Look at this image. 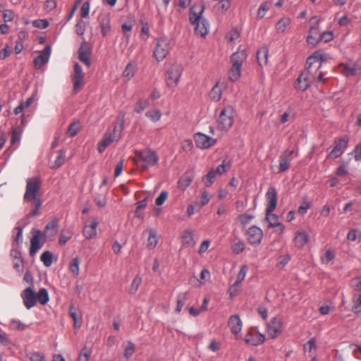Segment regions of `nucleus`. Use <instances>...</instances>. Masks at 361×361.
<instances>
[{
  "label": "nucleus",
  "mask_w": 361,
  "mask_h": 361,
  "mask_svg": "<svg viewBox=\"0 0 361 361\" xmlns=\"http://www.w3.org/2000/svg\"><path fill=\"white\" fill-rule=\"evenodd\" d=\"M326 61V57L322 50L314 51L310 55L306 62V71L302 72L298 78L295 88L298 90H306L310 87L313 81H324L323 73L319 71L323 61Z\"/></svg>",
  "instance_id": "f257e3e1"
},
{
  "label": "nucleus",
  "mask_w": 361,
  "mask_h": 361,
  "mask_svg": "<svg viewBox=\"0 0 361 361\" xmlns=\"http://www.w3.org/2000/svg\"><path fill=\"white\" fill-rule=\"evenodd\" d=\"M205 10L202 2L195 3L190 8L189 20L193 25L195 33L202 37H205L209 32V23L203 16Z\"/></svg>",
  "instance_id": "f03ea898"
},
{
  "label": "nucleus",
  "mask_w": 361,
  "mask_h": 361,
  "mask_svg": "<svg viewBox=\"0 0 361 361\" xmlns=\"http://www.w3.org/2000/svg\"><path fill=\"white\" fill-rule=\"evenodd\" d=\"M135 161L137 165L147 169L153 166L158 163L159 158L156 152L151 149L136 152Z\"/></svg>",
  "instance_id": "7ed1b4c3"
},
{
  "label": "nucleus",
  "mask_w": 361,
  "mask_h": 361,
  "mask_svg": "<svg viewBox=\"0 0 361 361\" xmlns=\"http://www.w3.org/2000/svg\"><path fill=\"white\" fill-rule=\"evenodd\" d=\"M42 181L38 177L27 178L26 180V188L23 200L25 202H31L32 199L40 198L39 191Z\"/></svg>",
  "instance_id": "20e7f679"
},
{
  "label": "nucleus",
  "mask_w": 361,
  "mask_h": 361,
  "mask_svg": "<svg viewBox=\"0 0 361 361\" xmlns=\"http://www.w3.org/2000/svg\"><path fill=\"white\" fill-rule=\"evenodd\" d=\"M171 49L169 40L166 37H159L156 39L154 56L158 62L162 61Z\"/></svg>",
  "instance_id": "39448f33"
},
{
  "label": "nucleus",
  "mask_w": 361,
  "mask_h": 361,
  "mask_svg": "<svg viewBox=\"0 0 361 361\" xmlns=\"http://www.w3.org/2000/svg\"><path fill=\"white\" fill-rule=\"evenodd\" d=\"M234 112L233 109L231 108H225L224 109L217 120L218 127L221 130H229L233 124V118Z\"/></svg>",
  "instance_id": "423d86ee"
},
{
  "label": "nucleus",
  "mask_w": 361,
  "mask_h": 361,
  "mask_svg": "<svg viewBox=\"0 0 361 361\" xmlns=\"http://www.w3.org/2000/svg\"><path fill=\"white\" fill-rule=\"evenodd\" d=\"M183 72V67L177 63L173 64L167 71L166 82L169 88H173L177 85Z\"/></svg>",
  "instance_id": "0eeeda50"
},
{
  "label": "nucleus",
  "mask_w": 361,
  "mask_h": 361,
  "mask_svg": "<svg viewBox=\"0 0 361 361\" xmlns=\"http://www.w3.org/2000/svg\"><path fill=\"white\" fill-rule=\"evenodd\" d=\"M348 141L349 139L345 135L336 140L334 142V147L328 154L327 158L334 159L341 157L346 149Z\"/></svg>",
  "instance_id": "6e6552de"
},
{
  "label": "nucleus",
  "mask_w": 361,
  "mask_h": 361,
  "mask_svg": "<svg viewBox=\"0 0 361 361\" xmlns=\"http://www.w3.org/2000/svg\"><path fill=\"white\" fill-rule=\"evenodd\" d=\"M247 241L252 245L260 244L263 238V231L256 226H250L245 232Z\"/></svg>",
  "instance_id": "1a4fd4ad"
},
{
  "label": "nucleus",
  "mask_w": 361,
  "mask_h": 361,
  "mask_svg": "<svg viewBox=\"0 0 361 361\" xmlns=\"http://www.w3.org/2000/svg\"><path fill=\"white\" fill-rule=\"evenodd\" d=\"M283 330V322L279 317H273L267 324V331L271 338H276Z\"/></svg>",
  "instance_id": "9d476101"
},
{
  "label": "nucleus",
  "mask_w": 361,
  "mask_h": 361,
  "mask_svg": "<svg viewBox=\"0 0 361 361\" xmlns=\"http://www.w3.org/2000/svg\"><path fill=\"white\" fill-rule=\"evenodd\" d=\"M32 233L33 235L30 239V255L33 257L43 245V243L40 242L43 233L41 231L37 229H32Z\"/></svg>",
  "instance_id": "9b49d317"
},
{
  "label": "nucleus",
  "mask_w": 361,
  "mask_h": 361,
  "mask_svg": "<svg viewBox=\"0 0 361 361\" xmlns=\"http://www.w3.org/2000/svg\"><path fill=\"white\" fill-rule=\"evenodd\" d=\"M297 155V152L294 150L285 151L279 157V172L286 171L290 166V162L293 159V155Z\"/></svg>",
  "instance_id": "f8f14e48"
},
{
  "label": "nucleus",
  "mask_w": 361,
  "mask_h": 361,
  "mask_svg": "<svg viewBox=\"0 0 361 361\" xmlns=\"http://www.w3.org/2000/svg\"><path fill=\"white\" fill-rule=\"evenodd\" d=\"M21 298L24 305L28 310L37 303L36 295L32 286L27 288L21 293Z\"/></svg>",
  "instance_id": "ddd939ff"
},
{
  "label": "nucleus",
  "mask_w": 361,
  "mask_h": 361,
  "mask_svg": "<svg viewBox=\"0 0 361 361\" xmlns=\"http://www.w3.org/2000/svg\"><path fill=\"white\" fill-rule=\"evenodd\" d=\"M194 139L197 147L200 149H207L216 143L215 139L200 133H196Z\"/></svg>",
  "instance_id": "4468645a"
},
{
  "label": "nucleus",
  "mask_w": 361,
  "mask_h": 361,
  "mask_svg": "<svg viewBox=\"0 0 361 361\" xmlns=\"http://www.w3.org/2000/svg\"><path fill=\"white\" fill-rule=\"evenodd\" d=\"M361 68L359 64L353 61H350L345 64L341 65V72L346 77L354 76L360 73Z\"/></svg>",
  "instance_id": "2eb2a0df"
},
{
  "label": "nucleus",
  "mask_w": 361,
  "mask_h": 361,
  "mask_svg": "<svg viewBox=\"0 0 361 361\" xmlns=\"http://www.w3.org/2000/svg\"><path fill=\"white\" fill-rule=\"evenodd\" d=\"M116 128L117 126H115L113 132L110 133L109 134H105L102 140L98 142L97 149L100 154L102 153L107 147H109L114 142V140H116Z\"/></svg>",
  "instance_id": "dca6fc26"
},
{
  "label": "nucleus",
  "mask_w": 361,
  "mask_h": 361,
  "mask_svg": "<svg viewBox=\"0 0 361 361\" xmlns=\"http://www.w3.org/2000/svg\"><path fill=\"white\" fill-rule=\"evenodd\" d=\"M267 200V206L266 211L267 212H272L276 207L277 204V192L273 187H269L266 193Z\"/></svg>",
  "instance_id": "f3484780"
},
{
  "label": "nucleus",
  "mask_w": 361,
  "mask_h": 361,
  "mask_svg": "<svg viewBox=\"0 0 361 361\" xmlns=\"http://www.w3.org/2000/svg\"><path fill=\"white\" fill-rule=\"evenodd\" d=\"M51 53V47L49 45L45 47L42 54L34 59L35 66L37 68H41L49 61Z\"/></svg>",
  "instance_id": "a211bd4d"
},
{
  "label": "nucleus",
  "mask_w": 361,
  "mask_h": 361,
  "mask_svg": "<svg viewBox=\"0 0 361 361\" xmlns=\"http://www.w3.org/2000/svg\"><path fill=\"white\" fill-rule=\"evenodd\" d=\"M228 326L232 334L237 336L241 331L243 322L238 315L234 314L229 317Z\"/></svg>",
  "instance_id": "6ab92c4d"
},
{
  "label": "nucleus",
  "mask_w": 361,
  "mask_h": 361,
  "mask_svg": "<svg viewBox=\"0 0 361 361\" xmlns=\"http://www.w3.org/2000/svg\"><path fill=\"white\" fill-rule=\"evenodd\" d=\"M265 341V336L261 333L255 335L252 332H248L245 336V341L247 344L257 346L262 345Z\"/></svg>",
  "instance_id": "aec40b11"
},
{
  "label": "nucleus",
  "mask_w": 361,
  "mask_h": 361,
  "mask_svg": "<svg viewBox=\"0 0 361 361\" xmlns=\"http://www.w3.org/2000/svg\"><path fill=\"white\" fill-rule=\"evenodd\" d=\"M98 223L96 219H92L88 221L83 229V234L87 239H92L97 235V227Z\"/></svg>",
  "instance_id": "412c9836"
},
{
  "label": "nucleus",
  "mask_w": 361,
  "mask_h": 361,
  "mask_svg": "<svg viewBox=\"0 0 361 361\" xmlns=\"http://www.w3.org/2000/svg\"><path fill=\"white\" fill-rule=\"evenodd\" d=\"M84 75L82 67L76 63L74 66V74L73 75V82L75 90L81 87L83 81Z\"/></svg>",
  "instance_id": "4be33fe9"
},
{
  "label": "nucleus",
  "mask_w": 361,
  "mask_h": 361,
  "mask_svg": "<svg viewBox=\"0 0 361 361\" xmlns=\"http://www.w3.org/2000/svg\"><path fill=\"white\" fill-rule=\"evenodd\" d=\"M310 237L308 233L305 231H298L295 233L294 238V244L298 248H302L309 241Z\"/></svg>",
  "instance_id": "5701e85b"
},
{
  "label": "nucleus",
  "mask_w": 361,
  "mask_h": 361,
  "mask_svg": "<svg viewBox=\"0 0 361 361\" xmlns=\"http://www.w3.org/2000/svg\"><path fill=\"white\" fill-rule=\"evenodd\" d=\"M99 20L102 34L104 37H106L111 30L110 16L108 14L101 15Z\"/></svg>",
  "instance_id": "b1692460"
},
{
  "label": "nucleus",
  "mask_w": 361,
  "mask_h": 361,
  "mask_svg": "<svg viewBox=\"0 0 361 361\" xmlns=\"http://www.w3.org/2000/svg\"><path fill=\"white\" fill-rule=\"evenodd\" d=\"M266 220L268 221L269 227H279V233L283 232L284 226L278 221V216L276 214L266 211Z\"/></svg>",
  "instance_id": "393cba45"
},
{
  "label": "nucleus",
  "mask_w": 361,
  "mask_h": 361,
  "mask_svg": "<svg viewBox=\"0 0 361 361\" xmlns=\"http://www.w3.org/2000/svg\"><path fill=\"white\" fill-rule=\"evenodd\" d=\"M246 59V52L244 50H238L232 54L231 61L233 65L242 66Z\"/></svg>",
  "instance_id": "a878e982"
},
{
  "label": "nucleus",
  "mask_w": 361,
  "mask_h": 361,
  "mask_svg": "<svg viewBox=\"0 0 361 361\" xmlns=\"http://www.w3.org/2000/svg\"><path fill=\"white\" fill-rule=\"evenodd\" d=\"M78 55L80 60L89 67L91 64L90 51L85 44H82L80 47Z\"/></svg>",
  "instance_id": "bb28decb"
},
{
  "label": "nucleus",
  "mask_w": 361,
  "mask_h": 361,
  "mask_svg": "<svg viewBox=\"0 0 361 361\" xmlns=\"http://www.w3.org/2000/svg\"><path fill=\"white\" fill-rule=\"evenodd\" d=\"M137 70V64L135 61L128 63L123 73V75L127 80H130Z\"/></svg>",
  "instance_id": "cd10ccee"
},
{
  "label": "nucleus",
  "mask_w": 361,
  "mask_h": 361,
  "mask_svg": "<svg viewBox=\"0 0 361 361\" xmlns=\"http://www.w3.org/2000/svg\"><path fill=\"white\" fill-rule=\"evenodd\" d=\"M181 243L183 245L193 246L195 245L193 232L190 229L184 231L181 235Z\"/></svg>",
  "instance_id": "c85d7f7f"
},
{
  "label": "nucleus",
  "mask_w": 361,
  "mask_h": 361,
  "mask_svg": "<svg viewBox=\"0 0 361 361\" xmlns=\"http://www.w3.org/2000/svg\"><path fill=\"white\" fill-rule=\"evenodd\" d=\"M23 130L20 126H16L12 128L11 130V145H18L22 135Z\"/></svg>",
  "instance_id": "c756f323"
},
{
  "label": "nucleus",
  "mask_w": 361,
  "mask_h": 361,
  "mask_svg": "<svg viewBox=\"0 0 361 361\" xmlns=\"http://www.w3.org/2000/svg\"><path fill=\"white\" fill-rule=\"evenodd\" d=\"M242 66L233 65L228 73V78L232 82L238 80L241 75Z\"/></svg>",
  "instance_id": "7c9ffc66"
},
{
  "label": "nucleus",
  "mask_w": 361,
  "mask_h": 361,
  "mask_svg": "<svg viewBox=\"0 0 361 361\" xmlns=\"http://www.w3.org/2000/svg\"><path fill=\"white\" fill-rule=\"evenodd\" d=\"M158 243V238L157 231L153 229H149V236L147 239V247L149 249L154 248Z\"/></svg>",
  "instance_id": "2f4dec72"
},
{
  "label": "nucleus",
  "mask_w": 361,
  "mask_h": 361,
  "mask_svg": "<svg viewBox=\"0 0 361 361\" xmlns=\"http://www.w3.org/2000/svg\"><path fill=\"white\" fill-rule=\"evenodd\" d=\"M192 179L193 176L191 173H185L178 181L179 188L182 190H185L192 183Z\"/></svg>",
  "instance_id": "473e14b6"
},
{
  "label": "nucleus",
  "mask_w": 361,
  "mask_h": 361,
  "mask_svg": "<svg viewBox=\"0 0 361 361\" xmlns=\"http://www.w3.org/2000/svg\"><path fill=\"white\" fill-rule=\"evenodd\" d=\"M257 61L259 66L266 65L268 61V50L263 47L259 49L257 54Z\"/></svg>",
  "instance_id": "72a5a7b5"
},
{
  "label": "nucleus",
  "mask_w": 361,
  "mask_h": 361,
  "mask_svg": "<svg viewBox=\"0 0 361 361\" xmlns=\"http://www.w3.org/2000/svg\"><path fill=\"white\" fill-rule=\"evenodd\" d=\"M69 314L74 321V327L79 329L82 324V315H79L76 312L75 309L73 305L69 308Z\"/></svg>",
  "instance_id": "f704fd0d"
},
{
  "label": "nucleus",
  "mask_w": 361,
  "mask_h": 361,
  "mask_svg": "<svg viewBox=\"0 0 361 361\" xmlns=\"http://www.w3.org/2000/svg\"><path fill=\"white\" fill-rule=\"evenodd\" d=\"M65 160L66 153L63 149H61L58 152V156L54 163L51 164L50 167L51 169H58L65 163Z\"/></svg>",
  "instance_id": "c9c22d12"
},
{
  "label": "nucleus",
  "mask_w": 361,
  "mask_h": 361,
  "mask_svg": "<svg viewBox=\"0 0 361 361\" xmlns=\"http://www.w3.org/2000/svg\"><path fill=\"white\" fill-rule=\"evenodd\" d=\"M37 301L41 305H46L49 300V293L46 288H41L36 295Z\"/></svg>",
  "instance_id": "e433bc0d"
},
{
  "label": "nucleus",
  "mask_w": 361,
  "mask_h": 361,
  "mask_svg": "<svg viewBox=\"0 0 361 361\" xmlns=\"http://www.w3.org/2000/svg\"><path fill=\"white\" fill-rule=\"evenodd\" d=\"M319 19L317 16L312 17L309 20L310 29L309 32L312 34H319Z\"/></svg>",
  "instance_id": "4c0bfd02"
},
{
  "label": "nucleus",
  "mask_w": 361,
  "mask_h": 361,
  "mask_svg": "<svg viewBox=\"0 0 361 361\" xmlns=\"http://www.w3.org/2000/svg\"><path fill=\"white\" fill-rule=\"evenodd\" d=\"M69 269L71 274L77 276L80 273V259L78 257H75L71 259L69 264Z\"/></svg>",
  "instance_id": "58836bf2"
},
{
  "label": "nucleus",
  "mask_w": 361,
  "mask_h": 361,
  "mask_svg": "<svg viewBox=\"0 0 361 361\" xmlns=\"http://www.w3.org/2000/svg\"><path fill=\"white\" fill-rule=\"evenodd\" d=\"M80 128H81L80 123L78 121H74L69 125V127L67 130V134L70 137H74L80 131Z\"/></svg>",
  "instance_id": "ea45409f"
},
{
  "label": "nucleus",
  "mask_w": 361,
  "mask_h": 361,
  "mask_svg": "<svg viewBox=\"0 0 361 361\" xmlns=\"http://www.w3.org/2000/svg\"><path fill=\"white\" fill-rule=\"evenodd\" d=\"M188 300V293H181L178 294L177 296V307L176 308V312L177 313H180L183 307L184 306L186 300Z\"/></svg>",
  "instance_id": "a19ab883"
},
{
  "label": "nucleus",
  "mask_w": 361,
  "mask_h": 361,
  "mask_svg": "<svg viewBox=\"0 0 361 361\" xmlns=\"http://www.w3.org/2000/svg\"><path fill=\"white\" fill-rule=\"evenodd\" d=\"M290 23V19L289 18L284 17L277 22L276 24V30L278 32H283Z\"/></svg>",
  "instance_id": "79ce46f5"
},
{
  "label": "nucleus",
  "mask_w": 361,
  "mask_h": 361,
  "mask_svg": "<svg viewBox=\"0 0 361 361\" xmlns=\"http://www.w3.org/2000/svg\"><path fill=\"white\" fill-rule=\"evenodd\" d=\"M58 228V221L56 219H53L50 222H49L46 227L44 233H48L49 231L51 235H54L57 233Z\"/></svg>",
  "instance_id": "37998d69"
},
{
  "label": "nucleus",
  "mask_w": 361,
  "mask_h": 361,
  "mask_svg": "<svg viewBox=\"0 0 361 361\" xmlns=\"http://www.w3.org/2000/svg\"><path fill=\"white\" fill-rule=\"evenodd\" d=\"M31 202H33L34 209L28 214L27 216H35L39 215V209L42 204L41 199L40 198L32 199Z\"/></svg>",
  "instance_id": "c03bdc74"
},
{
  "label": "nucleus",
  "mask_w": 361,
  "mask_h": 361,
  "mask_svg": "<svg viewBox=\"0 0 361 361\" xmlns=\"http://www.w3.org/2000/svg\"><path fill=\"white\" fill-rule=\"evenodd\" d=\"M40 259L45 267H49L52 264L53 255L50 252L44 251L41 255Z\"/></svg>",
  "instance_id": "a18cd8bd"
},
{
  "label": "nucleus",
  "mask_w": 361,
  "mask_h": 361,
  "mask_svg": "<svg viewBox=\"0 0 361 361\" xmlns=\"http://www.w3.org/2000/svg\"><path fill=\"white\" fill-rule=\"evenodd\" d=\"M145 116L149 118L152 122H157L160 120L161 117V112L160 110H152L145 113Z\"/></svg>",
  "instance_id": "49530a36"
},
{
  "label": "nucleus",
  "mask_w": 361,
  "mask_h": 361,
  "mask_svg": "<svg viewBox=\"0 0 361 361\" xmlns=\"http://www.w3.org/2000/svg\"><path fill=\"white\" fill-rule=\"evenodd\" d=\"M135 351V345L131 342L128 341L124 348V357L128 360L134 354Z\"/></svg>",
  "instance_id": "de8ad7c7"
},
{
  "label": "nucleus",
  "mask_w": 361,
  "mask_h": 361,
  "mask_svg": "<svg viewBox=\"0 0 361 361\" xmlns=\"http://www.w3.org/2000/svg\"><path fill=\"white\" fill-rule=\"evenodd\" d=\"M270 5L271 3L269 1H264L260 5L257 11L258 18H263L264 17L267 11H269L270 8Z\"/></svg>",
  "instance_id": "09e8293b"
},
{
  "label": "nucleus",
  "mask_w": 361,
  "mask_h": 361,
  "mask_svg": "<svg viewBox=\"0 0 361 361\" xmlns=\"http://www.w3.org/2000/svg\"><path fill=\"white\" fill-rule=\"evenodd\" d=\"M149 105V102L147 99H140L135 106V111L137 113L142 112Z\"/></svg>",
  "instance_id": "8fccbe9b"
},
{
  "label": "nucleus",
  "mask_w": 361,
  "mask_h": 361,
  "mask_svg": "<svg viewBox=\"0 0 361 361\" xmlns=\"http://www.w3.org/2000/svg\"><path fill=\"white\" fill-rule=\"evenodd\" d=\"M245 248V244L243 240H239L232 245V251L233 253L238 255L244 251Z\"/></svg>",
  "instance_id": "3c124183"
},
{
  "label": "nucleus",
  "mask_w": 361,
  "mask_h": 361,
  "mask_svg": "<svg viewBox=\"0 0 361 361\" xmlns=\"http://www.w3.org/2000/svg\"><path fill=\"white\" fill-rule=\"evenodd\" d=\"M85 22L82 18L79 19L75 25V32L78 35H83L85 32Z\"/></svg>",
  "instance_id": "603ef678"
},
{
  "label": "nucleus",
  "mask_w": 361,
  "mask_h": 361,
  "mask_svg": "<svg viewBox=\"0 0 361 361\" xmlns=\"http://www.w3.org/2000/svg\"><path fill=\"white\" fill-rule=\"evenodd\" d=\"M231 164L230 161H226V160H224L222 161V164H220L214 171L216 172L218 175L221 176L223 173H224L231 167Z\"/></svg>",
  "instance_id": "864d4df0"
},
{
  "label": "nucleus",
  "mask_w": 361,
  "mask_h": 361,
  "mask_svg": "<svg viewBox=\"0 0 361 361\" xmlns=\"http://www.w3.org/2000/svg\"><path fill=\"white\" fill-rule=\"evenodd\" d=\"M320 41L319 39V34H312L310 33L308 34L307 37V42L308 44L312 45L314 47L318 44V42Z\"/></svg>",
  "instance_id": "5fc2aeb1"
},
{
  "label": "nucleus",
  "mask_w": 361,
  "mask_h": 361,
  "mask_svg": "<svg viewBox=\"0 0 361 361\" xmlns=\"http://www.w3.org/2000/svg\"><path fill=\"white\" fill-rule=\"evenodd\" d=\"M353 302L352 311L356 314L361 312V294L357 298H354Z\"/></svg>",
  "instance_id": "6e6d98bb"
},
{
  "label": "nucleus",
  "mask_w": 361,
  "mask_h": 361,
  "mask_svg": "<svg viewBox=\"0 0 361 361\" xmlns=\"http://www.w3.org/2000/svg\"><path fill=\"white\" fill-rule=\"evenodd\" d=\"M217 173L214 169L210 170L206 176L205 185L209 187L214 182Z\"/></svg>",
  "instance_id": "4d7b16f0"
},
{
  "label": "nucleus",
  "mask_w": 361,
  "mask_h": 361,
  "mask_svg": "<svg viewBox=\"0 0 361 361\" xmlns=\"http://www.w3.org/2000/svg\"><path fill=\"white\" fill-rule=\"evenodd\" d=\"M122 31L123 32L124 36L129 39L131 35V30L133 28V24L131 23H123L121 26Z\"/></svg>",
  "instance_id": "13d9d810"
},
{
  "label": "nucleus",
  "mask_w": 361,
  "mask_h": 361,
  "mask_svg": "<svg viewBox=\"0 0 361 361\" xmlns=\"http://www.w3.org/2000/svg\"><path fill=\"white\" fill-rule=\"evenodd\" d=\"M349 348L352 351L353 355L357 359L361 360V346L356 344H350Z\"/></svg>",
  "instance_id": "bf43d9fd"
},
{
  "label": "nucleus",
  "mask_w": 361,
  "mask_h": 361,
  "mask_svg": "<svg viewBox=\"0 0 361 361\" xmlns=\"http://www.w3.org/2000/svg\"><path fill=\"white\" fill-rule=\"evenodd\" d=\"M32 24H33L34 27L40 28V29H45L49 25V21L46 19L35 20L33 21Z\"/></svg>",
  "instance_id": "052dcab7"
},
{
  "label": "nucleus",
  "mask_w": 361,
  "mask_h": 361,
  "mask_svg": "<svg viewBox=\"0 0 361 361\" xmlns=\"http://www.w3.org/2000/svg\"><path fill=\"white\" fill-rule=\"evenodd\" d=\"M247 270H248V269L246 265H243L240 268V271L238 272V276H237V280L235 281V282H237V283L240 284V283L244 280V279L247 274Z\"/></svg>",
  "instance_id": "680f3d73"
},
{
  "label": "nucleus",
  "mask_w": 361,
  "mask_h": 361,
  "mask_svg": "<svg viewBox=\"0 0 361 361\" xmlns=\"http://www.w3.org/2000/svg\"><path fill=\"white\" fill-rule=\"evenodd\" d=\"M334 38V34L332 31H326L322 32V34L319 33V39L320 41H324L325 42H329L331 41Z\"/></svg>",
  "instance_id": "e2e57ef3"
},
{
  "label": "nucleus",
  "mask_w": 361,
  "mask_h": 361,
  "mask_svg": "<svg viewBox=\"0 0 361 361\" xmlns=\"http://www.w3.org/2000/svg\"><path fill=\"white\" fill-rule=\"evenodd\" d=\"M254 216L247 214H243L238 216L239 221L243 226H245L250 222Z\"/></svg>",
  "instance_id": "0e129e2a"
},
{
  "label": "nucleus",
  "mask_w": 361,
  "mask_h": 361,
  "mask_svg": "<svg viewBox=\"0 0 361 361\" xmlns=\"http://www.w3.org/2000/svg\"><path fill=\"white\" fill-rule=\"evenodd\" d=\"M168 197V192L165 190L161 191L159 195L157 197L155 202L157 205H162Z\"/></svg>",
  "instance_id": "69168bd1"
},
{
  "label": "nucleus",
  "mask_w": 361,
  "mask_h": 361,
  "mask_svg": "<svg viewBox=\"0 0 361 361\" xmlns=\"http://www.w3.org/2000/svg\"><path fill=\"white\" fill-rule=\"evenodd\" d=\"M30 361H46L45 357L40 353H32L29 355Z\"/></svg>",
  "instance_id": "338daca9"
},
{
  "label": "nucleus",
  "mask_w": 361,
  "mask_h": 361,
  "mask_svg": "<svg viewBox=\"0 0 361 361\" xmlns=\"http://www.w3.org/2000/svg\"><path fill=\"white\" fill-rule=\"evenodd\" d=\"M90 357V352L87 348H84L79 355L78 361H89Z\"/></svg>",
  "instance_id": "774afa93"
}]
</instances>
